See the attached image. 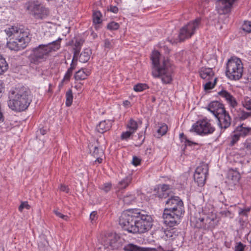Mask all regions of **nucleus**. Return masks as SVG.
<instances>
[{"instance_id": "nucleus-1", "label": "nucleus", "mask_w": 251, "mask_h": 251, "mask_svg": "<svg viewBox=\"0 0 251 251\" xmlns=\"http://www.w3.org/2000/svg\"><path fill=\"white\" fill-rule=\"evenodd\" d=\"M153 220L149 212L141 209H129L121 215L119 223L128 232L144 233L150 230Z\"/></svg>"}, {"instance_id": "nucleus-2", "label": "nucleus", "mask_w": 251, "mask_h": 251, "mask_svg": "<svg viewBox=\"0 0 251 251\" xmlns=\"http://www.w3.org/2000/svg\"><path fill=\"white\" fill-rule=\"evenodd\" d=\"M8 99V107L16 112L25 111L32 101L30 91L24 87L10 91Z\"/></svg>"}, {"instance_id": "nucleus-3", "label": "nucleus", "mask_w": 251, "mask_h": 251, "mask_svg": "<svg viewBox=\"0 0 251 251\" xmlns=\"http://www.w3.org/2000/svg\"><path fill=\"white\" fill-rule=\"evenodd\" d=\"M160 53L157 50L152 53L151 60L153 65L152 75L154 77H161L164 83H170L172 80L173 68L167 59L163 58L160 62Z\"/></svg>"}, {"instance_id": "nucleus-4", "label": "nucleus", "mask_w": 251, "mask_h": 251, "mask_svg": "<svg viewBox=\"0 0 251 251\" xmlns=\"http://www.w3.org/2000/svg\"><path fill=\"white\" fill-rule=\"evenodd\" d=\"M61 38L46 44H40L32 49L28 56L30 62L35 65H39L46 62L52 51H56L60 48Z\"/></svg>"}, {"instance_id": "nucleus-5", "label": "nucleus", "mask_w": 251, "mask_h": 251, "mask_svg": "<svg viewBox=\"0 0 251 251\" xmlns=\"http://www.w3.org/2000/svg\"><path fill=\"white\" fill-rule=\"evenodd\" d=\"M6 35L10 38L7 45L9 49L18 51L25 49L30 41L27 33L23 29L11 26L5 30Z\"/></svg>"}, {"instance_id": "nucleus-6", "label": "nucleus", "mask_w": 251, "mask_h": 251, "mask_svg": "<svg viewBox=\"0 0 251 251\" xmlns=\"http://www.w3.org/2000/svg\"><path fill=\"white\" fill-rule=\"evenodd\" d=\"M243 70L241 60L236 57H232L226 63V74L229 79L238 80L243 75Z\"/></svg>"}, {"instance_id": "nucleus-7", "label": "nucleus", "mask_w": 251, "mask_h": 251, "mask_svg": "<svg viewBox=\"0 0 251 251\" xmlns=\"http://www.w3.org/2000/svg\"><path fill=\"white\" fill-rule=\"evenodd\" d=\"M26 9L36 20H43L49 14V10L38 1H29L25 4Z\"/></svg>"}, {"instance_id": "nucleus-8", "label": "nucleus", "mask_w": 251, "mask_h": 251, "mask_svg": "<svg viewBox=\"0 0 251 251\" xmlns=\"http://www.w3.org/2000/svg\"><path fill=\"white\" fill-rule=\"evenodd\" d=\"M191 222L196 228L207 229L214 228L217 225L218 221L213 216L209 217L206 215H200L199 217L196 216L191 219Z\"/></svg>"}, {"instance_id": "nucleus-9", "label": "nucleus", "mask_w": 251, "mask_h": 251, "mask_svg": "<svg viewBox=\"0 0 251 251\" xmlns=\"http://www.w3.org/2000/svg\"><path fill=\"white\" fill-rule=\"evenodd\" d=\"M166 207L164 209L166 212H171L183 215L184 207L182 201L177 196H171L165 202Z\"/></svg>"}, {"instance_id": "nucleus-10", "label": "nucleus", "mask_w": 251, "mask_h": 251, "mask_svg": "<svg viewBox=\"0 0 251 251\" xmlns=\"http://www.w3.org/2000/svg\"><path fill=\"white\" fill-rule=\"evenodd\" d=\"M201 22V18H198L182 27L179 34L180 41H183L190 38L195 33V30L199 28Z\"/></svg>"}, {"instance_id": "nucleus-11", "label": "nucleus", "mask_w": 251, "mask_h": 251, "mask_svg": "<svg viewBox=\"0 0 251 251\" xmlns=\"http://www.w3.org/2000/svg\"><path fill=\"white\" fill-rule=\"evenodd\" d=\"M192 129L198 134L205 135L212 133L215 128L211 126L207 119L199 120L192 126Z\"/></svg>"}, {"instance_id": "nucleus-12", "label": "nucleus", "mask_w": 251, "mask_h": 251, "mask_svg": "<svg viewBox=\"0 0 251 251\" xmlns=\"http://www.w3.org/2000/svg\"><path fill=\"white\" fill-rule=\"evenodd\" d=\"M102 244L104 249L111 250L118 249L121 246L120 238L113 233L105 235L102 239Z\"/></svg>"}, {"instance_id": "nucleus-13", "label": "nucleus", "mask_w": 251, "mask_h": 251, "mask_svg": "<svg viewBox=\"0 0 251 251\" xmlns=\"http://www.w3.org/2000/svg\"><path fill=\"white\" fill-rule=\"evenodd\" d=\"M208 173V167L207 164H202L197 168L194 175V178L199 186L204 185Z\"/></svg>"}, {"instance_id": "nucleus-14", "label": "nucleus", "mask_w": 251, "mask_h": 251, "mask_svg": "<svg viewBox=\"0 0 251 251\" xmlns=\"http://www.w3.org/2000/svg\"><path fill=\"white\" fill-rule=\"evenodd\" d=\"M177 213H172L171 212H166L164 210L162 217L164 220V223L170 227H172L177 225L179 222L180 218L183 215H176Z\"/></svg>"}, {"instance_id": "nucleus-15", "label": "nucleus", "mask_w": 251, "mask_h": 251, "mask_svg": "<svg viewBox=\"0 0 251 251\" xmlns=\"http://www.w3.org/2000/svg\"><path fill=\"white\" fill-rule=\"evenodd\" d=\"M218 94L220 97L226 100L230 108L236 109L238 105V102L236 99L230 93L226 90H222Z\"/></svg>"}, {"instance_id": "nucleus-16", "label": "nucleus", "mask_w": 251, "mask_h": 251, "mask_svg": "<svg viewBox=\"0 0 251 251\" xmlns=\"http://www.w3.org/2000/svg\"><path fill=\"white\" fill-rule=\"evenodd\" d=\"M207 109L211 113H212L214 116L216 118L222 113L225 112L226 109L224 107L223 104L220 103L218 101H213L210 102Z\"/></svg>"}, {"instance_id": "nucleus-17", "label": "nucleus", "mask_w": 251, "mask_h": 251, "mask_svg": "<svg viewBox=\"0 0 251 251\" xmlns=\"http://www.w3.org/2000/svg\"><path fill=\"white\" fill-rule=\"evenodd\" d=\"M218 121V126L221 128V132L222 130L228 128L231 125V118L228 112L225 111V112L222 113L221 115L216 117Z\"/></svg>"}, {"instance_id": "nucleus-18", "label": "nucleus", "mask_w": 251, "mask_h": 251, "mask_svg": "<svg viewBox=\"0 0 251 251\" xmlns=\"http://www.w3.org/2000/svg\"><path fill=\"white\" fill-rule=\"evenodd\" d=\"M251 210L250 207H246L244 208H240L239 213V223L242 228L246 227L248 221V214Z\"/></svg>"}, {"instance_id": "nucleus-19", "label": "nucleus", "mask_w": 251, "mask_h": 251, "mask_svg": "<svg viewBox=\"0 0 251 251\" xmlns=\"http://www.w3.org/2000/svg\"><path fill=\"white\" fill-rule=\"evenodd\" d=\"M125 251H157L155 248H142L133 244H128L123 248Z\"/></svg>"}, {"instance_id": "nucleus-20", "label": "nucleus", "mask_w": 251, "mask_h": 251, "mask_svg": "<svg viewBox=\"0 0 251 251\" xmlns=\"http://www.w3.org/2000/svg\"><path fill=\"white\" fill-rule=\"evenodd\" d=\"M236 0H220L218 2L219 8L223 13L230 11L231 7Z\"/></svg>"}, {"instance_id": "nucleus-21", "label": "nucleus", "mask_w": 251, "mask_h": 251, "mask_svg": "<svg viewBox=\"0 0 251 251\" xmlns=\"http://www.w3.org/2000/svg\"><path fill=\"white\" fill-rule=\"evenodd\" d=\"M111 124L112 123L110 120L102 121L97 126V130L100 133H103L109 130L111 127Z\"/></svg>"}, {"instance_id": "nucleus-22", "label": "nucleus", "mask_w": 251, "mask_h": 251, "mask_svg": "<svg viewBox=\"0 0 251 251\" xmlns=\"http://www.w3.org/2000/svg\"><path fill=\"white\" fill-rule=\"evenodd\" d=\"M200 75L203 79H213L214 73L211 68H202L200 71Z\"/></svg>"}, {"instance_id": "nucleus-23", "label": "nucleus", "mask_w": 251, "mask_h": 251, "mask_svg": "<svg viewBox=\"0 0 251 251\" xmlns=\"http://www.w3.org/2000/svg\"><path fill=\"white\" fill-rule=\"evenodd\" d=\"M90 75V72L87 69H82L76 72L75 75V80H84Z\"/></svg>"}, {"instance_id": "nucleus-24", "label": "nucleus", "mask_w": 251, "mask_h": 251, "mask_svg": "<svg viewBox=\"0 0 251 251\" xmlns=\"http://www.w3.org/2000/svg\"><path fill=\"white\" fill-rule=\"evenodd\" d=\"M236 129L242 137L251 135V127L244 126L243 125L238 126Z\"/></svg>"}, {"instance_id": "nucleus-25", "label": "nucleus", "mask_w": 251, "mask_h": 251, "mask_svg": "<svg viewBox=\"0 0 251 251\" xmlns=\"http://www.w3.org/2000/svg\"><path fill=\"white\" fill-rule=\"evenodd\" d=\"M132 177L128 176L120 181L117 184V187L119 190L126 189L131 183Z\"/></svg>"}, {"instance_id": "nucleus-26", "label": "nucleus", "mask_w": 251, "mask_h": 251, "mask_svg": "<svg viewBox=\"0 0 251 251\" xmlns=\"http://www.w3.org/2000/svg\"><path fill=\"white\" fill-rule=\"evenodd\" d=\"M91 51L89 49H85L79 55V60L82 63L87 62L90 57Z\"/></svg>"}, {"instance_id": "nucleus-27", "label": "nucleus", "mask_w": 251, "mask_h": 251, "mask_svg": "<svg viewBox=\"0 0 251 251\" xmlns=\"http://www.w3.org/2000/svg\"><path fill=\"white\" fill-rule=\"evenodd\" d=\"M88 146L90 151H92V155L94 157L103 155V151L102 149H100L97 146L91 144H90Z\"/></svg>"}, {"instance_id": "nucleus-28", "label": "nucleus", "mask_w": 251, "mask_h": 251, "mask_svg": "<svg viewBox=\"0 0 251 251\" xmlns=\"http://www.w3.org/2000/svg\"><path fill=\"white\" fill-rule=\"evenodd\" d=\"M8 68L5 59L0 54V75L3 74Z\"/></svg>"}, {"instance_id": "nucleus-29", "label": "nucleus", "mask_w": 251, "mask_h": 251, "mask_svg": "<svg viewBox=\"0 0 251 251\" xmlns=\"http://www.w3.org/2000/svg\"><path fill=\"white\" fill-rule=\"evenodd\" d=\"M237 116L241 120H245L251 117V112L245 111L241 108H239V110L237 111Z\"/></svg>"}, {"instance_id": "nucleus-30", "label": "nucleus", "mask_w": 251, "mask_h": 251, "mask_svg": "<svg viewBox=\"0 0 251 251\" xmlns=\"http://www.w3.org/2000/svg\"><path fill=\"white\" fill-rule=\"evenodd\" d=\"M126 127L129 130L134 133L138 128V124L134 120L130 119L127 124Z\"/></svg>"}, {"instance_id": "nucleus-31", "label": "nucleus", "mask_w": 251, "mask_h": 251, "mask_svg": "<svg viewBox=\"0 0 251 251\" xmlns=\"http://www.w3.org/2000/svg\"><path fill=\"white\" fill-rule=\"evenodd\" d=\"M241 151H245L247 155H251V139L246 140Z\"/></svg>"}, {"instance_id": "nucleus-32", "label": "nucleus", "mask_w": 251, "mask_h": 251, "mask_svg": "<svg viewBox=\"0 0 251 251\" xmlns=\"http://www.w3.org/2000/svg\"><path fill=\"white\" fill-rule=\"evenodd\" d=\"M136 200V197L134 195H128L126 196H125L123 198V202L125 204L129 205L131 204H133Z\"/></svg>"}, {"instance_id": "nucleus-33", "label": "nucleus", "mask_w": 251, "mask_h": 251, "mask_svg": "<svg viewBox=\"0 0 251 251\" xmlns=\"http://www.w3.org/2000/svg\"><path fill=\"white\" fill-rule=\"evenodd\" d=\"M73 100V92L71 89H69L66 93V105L67 106H70L72 105Z\"/></svg>"}, {"instance_id": "nucleus-34", "label": "nucleus", "mask_w": 251, "mask_h": 251, "mask_svg": "<svg viewBox=\"0 0 251 251\" xmlns=\"http://www.w3.org/2000/svg\"><path fill=\"white\" fill-rule=\"evenodd\" d=\"M228 177L233 181L234 184H236L239 182L240 175L237 172L232 171L229 173Z\"/></svg>"}, {"instance_id": "nucleus-35", "label": "nucleus", "mask_w": 251, "mask_h": 251, "mask_svg": "<svg viewBox=\"0 0 251 251\" xmlns=\"http://www.w3.org/2000/svg\"><path fill=\"white\" fill-rule=\"evenodd\" d=\"M242 104L243 106L247 110L251 111V98L248 97L244 98L243 100L242 101Z\"/></svg>"}, {"instance_id": "nucleus-36", "label": "nucleus", "mask_w": 251, "mask_h": 251, "mask_svg": "<svg viewBox=\"0 0 251 251\" xmlns=\"http://www.w3.org/2000/svg\"><path fill=\"white\" fill-rule=\"evenodd\" d=\"M101 14L99 11H95L93 14V23L95 24H99L101 23Z\"/></svg>"}, {"instance_id": "nucleus-37", "label": "nucleus", "mask_w": 251, "mask_h": 251, "mask_svg": "<svg viewBox=\"0 0 251 251\" xmlns=\"http://www.w3.org/2000/svg\"><path fill=\"white\" fill-rule=\"evenodd\" d=\"M158 127L159 128L157 131L159 135L163 136L167 133L168 130V126L166 124L164 123L160 124Z\"/></svg>"}, {"instance_id": "nucleus-38", "label": "nucleus", "mask_w": 251, "mask_h": 251, "mask_svg": "<svg viewBox=\"0 0 251 251\" xmlns=\"http://www.w3.org/2000/svg\"><path fill=\"white\" fill-rule=\"evenodd\" d=\"M83 42V40L82 39L76 40L75 41L74 44V47L73 48L74 52L79 53Z\"/></svg>"}, {"instance_id": "nucleus-39", "label": "nucleus", "mask_w": 251, "mask_h": 251, "mask_svg": "<svg viewBox=\"0 0 251 251\" xmlns=\"http://www.w3.org/2000/svg\"><path fill=\"white\" fill-rule=\"evenodd\" d=\"M148 88L147 84L145 83H138L134 86L133 90L136 92H141Z\"/></svg>"}, {"instance_id": "nucleus-40", "label": "nucleus", "mask_w": 251, "mask_h": 251, "mask_svg": "<svg viewBox=\"0 0 251 251\" xmlns=\"http://www.w3.org/2000/svg\"><path fill=\"white\" fill-rule=\"evenodd\" d=\"M241 137V135L238 134V132H237V130L236 129L231 136V140L230 145L233 146L239 140Z\"/></svg>"}, {"instance_id": "nucleus-41", "label": "nucleus", "mask_w": 251, "mask_h": 251, "mask_svg": "<svg viewBox=\"0 0 251 251\" xmlns=\"http://www.w3.org/2000/svg\"><path fill=\"white\" fill-rule=\"evenodd\" d=\"M242 29L246 32H251V22L245 21L242 25Z\"/></svg>"}, {"instance_id": "nucleus-42", "label": "nucleus", "mask_w": 251, "mask_h": 251, "mask_svg": "<svg viewBox=\"0 0 251 251\" xmlns=\"http://www.w3.org/2000/svg\"><path fill=\"white\" fill-rule=\"evenodd\" d=\"M216 80L217 78H215L214 79V82H212L210 81H209L207 82L204 85V88L205 90H210L214 88L215 86L216 83Z\"/></svg>"}, {"instance_id": "nucleus-43", "label": "nucleus", "mask_w": 251, "mask_h": 251, "mask_svg": "<svg viewBox=\"0 0 251 251\" xmlns=\"http://www.w3.org/2000/svg\"><path fill=\"white\" fill-rule=\"evenodd\" d=\"M179 137L180 139L182 140L183 141V140H185L184 143L186 146H191L192 145H196L197 144L196 143L191 142L188 140L186 138V137L184 135V134L183 133H181L179 134Z\"/></svg>"}, {"instance_id": "nucleus-44", "label": "nucleus", "mask_w": 251, "mask_h": 251, "mask_svg": "<svg viewBox=\"0 0 251 251\" xmlns=\"http://www.w3.org/2000/svg\"><path fill=\"white\" fill-rule=\"evenodd\" d=\"M119 24L115 22H111L109 23L107 25V29L110 30H117L119 28Z\"/></svg>"}, {"instance_id": "nucleus-45", "label": "nucleus", "mask_w": 251, "mask_h": 251, "mask_svg": "<svg viewBox=\"0 0 251 251\" xmlns=\"http://www.w3.org/2000/svg\"><path fill=\"white\" fill-rule=\"evenodd\" d=\"M133 134V133H132L130 130L123 132L121 134V138L123 140H127Z\"/></svg>"}, {"instance_id": "nucleus-46", "label": "nucleus", "mask_w": 251, "mask_h": 251, "mask_svg": "<svg viewBox=\"0 0 251 251\" xmlns=\"http://www.w3.org/2000/svg\"><path fill=\"white\" fill-rule=\"evenodd\" d=\"M111 186L112 184L111 183L107 182L102 185L100 187V188L104 192H108L111 190Z\"/></svg>"}, {"instance_id": "nucleus-47", "label": "nucleus", "mask_w": 251, "mask_h": 251, "mask_svg": "<svg viewBox=\"0 0 251 251\" xmlns=\"http://www.w3.org/2000/svg\"><path fill=\"white\" fill-rule=\"evenodd\" d=\"M113 40H109L108 39L104 41V47L105 48L110 49L113 47Z\"/></svg>"}, {"instance_id": "nucleus-48", "label": "nucleus", "mask_w": 251, "mask_h": 251, "mask_svg": "<svg viewBox=\"0 0 251 251\" xmlns=\"http://www.w3.org/2000/svg\"><path fill=\"white\" fill-rule=\"evenodd\" d=\"M246 246L241 242H239L235 246L234 251H244Z\"/></svg>"}, {"instance_id": "nucleus-49", "label": "nucleus", "mask_w": 251, "mask_h": 251, "mask_svg": "<svg viewBox=\"0 0 251 251\" xmlns=\"http://www.w3.org/2000/svg\"><path fill=\"white\" fill-rule=\"evenodd\" d=\"M169 194L168 192H161V190H158L157 195L160 199H166L169 197Z\"/></svg>"}, {"instance_id": "nucleus-50", "label": "nucleus", "mask_w": 251, "mask_h": 251, "mask_svg": "<svg viewBox=\"0 0 251 251\" xmlns=\"http://www.w3.org/2000/svg\"><path fill=\"white\" fill-rule=\"evenodd\" d=\"M24 208L29 209L30 208L29 205L27 201L22 202L20 205L19 206V210L22 212Z\"/></svg>"}, {"instance_id": "nucleus-51", "label": "nucleus", "mask_w": 251, "mask_h": 251, "mask_svg": "<svg viewBox=\"0 0 251 251\" xmlns=\"http://www.w3.org/2000/svg\"><path fill=\"white\" fill-rule=\"evenodd\" d=\"M54 213L58 217L62 218V219L67 221L68 220V216L67 215H65L61 213L60 212H59L57 210H54Z\"/></svg>"}, {"instance_id": "nucleus-52", "label": "nucleus", "mask_w": 251, "mask_h": 251, "mask_svg": "<svg viewBox=\"0 0 251 251\" xmlns=\"http://www.w3.org/2000/svg\"><path fill=\"white\" fill-rule=\"evenodd\" d=\"M72 74H73V71L68 69L64 75L63 80H67V81L69 80L71 76L72 75Z\"/></svg>"}, {"instance_id": "nucleus-53", "label": "nucleus", "mask_w": 251, "mask_h": 251, "mask_svg": "<svg viewBox=\"0 0 251 251\" xmlns=\"http://www.w3.org/2000/svg\"><path fill=\"white\" fill-rule=\"evenodd\" d=\"M158 190H161V192H170V186L167 184H163L160 186L158 188Z\"/></svg>"}, {"instance_id": "nucleus-54", "label": "nucleus", "mask_w": 251, "mask_h": 251, "mask_svg": "<svg viewBox=\"0 0 251 251\" xmlns=\"http://www.w3.org/2000/svg\"><path fill=\"white\" fill-rule=\"evenodd\" d=\"M98 215H97V211H93L91 212L90 215V219L91 221L92 222L93 221H95L97 219Z\"/></svg>"}, {"instance_id": "nucleus-55", "label": "nucleus", "mask_w": 251, "mask_h": 251, "mask_svg": "<svg viewBox=\"0 0 251 251\" xmlns=\"http://www.w3.org/2000/svg\"><path fill=\"white\" fill-rule=\"evenodd\" d=\"M132 162L134 166H137L140 164L141 159L137 156H133Z\"/></svg>"}, {"instance_id": "nucleus-56", "label": "nucleus", "mask_w": 251, "mask_h": 251, "mask_svg": "<svg viewBox=\"0 0 251 251\" xmlns=\"http://www.w3.org/2000/svg\"><path fill=\"white\" fill-rule=\"evenodd\" d=\"M79 53L74 52L73 57L71 63L77 64V61L79 57Z\"/></svg>"}, {"instance_id": "nucleus-57", "label": "nucleus", "mask_w": 251, "mask_h": 251, "mask_svg": "<svg viewBox=\"0 0 251 251\" xmlns=\"http://www.w3.org/2000/svg\"><path fill=\"white\" fill-rule=\"evenodd\" d=\"M60 190L61 191H62V192L67 193L69 191V189L68 188L67 186H66L65 185L61 184L60 187Z\"/></svg>"}, {"instance_id": "nucleus-58", "label": "nucleus", "mask_w": 251, "mask_h": 251, "mask_svg": "<svg viewBox=\"0 0 251 251\" xmlns=\"http://www.w3.org/2000/svg\"><path fill=\"white\" fill-rule=\"evenodd\" d=\"M108 10L114 13H117L118 12V8L115 6H110V8Z\"/></svg>"}, {"instance_id": "nucleus-59", "label": "nucleus", "mask_w": 251, "mask_h": 251, "mask_svg": "<svg viewBox=\"0 0 251 251\" xmlns=\"http://www.w3.org/2000/svg\"><path fill=\"white\" fill-rule=\"evenodd\" d=\"M76 65H77L76 63H71V64L70 65V67L69 69L73 71V70L75 68Z\"/></svg>"}, {"instance_id": "nucleus-60", "label": "nucleus", "mask_w": 251, "mask_h": 251, "mask_svg": "<svg viewBox=\"0 0 251 251\" xmlns=\"http://www.w3.org/2000/svg\"><path fill=\"white\" fill-rule=\"evenodd\" d=\"M123 105L126 107H129L130 106V102L128 100H125L123 102Z\"/></svg>"}, {"instance_id": "nucleus-61", "label": "nucleus", "mask_w": 251, "mask_h": 251, "mask_svg": "<svg viewBox=\"0 0 251 251\" xmlns=\"http://www.w3.org/2000/svg\"><path fill=\"white\" fill-rule=\"evenodd\" d=\"M100 156H98L97 157H95L96 158V162H98L99 163H101L102 159Z\"/></svg>"}, {"instance_id": "nucleus-62", "label": "nucleus", "mask_w": 251, "mask_h": 251, "mask_svg": "<svg viewBox=\"0 0 251 251\" xmlns=\"http://www.w3.org/2000/svg\"><path fill=\"white\" fill-rule=\"evenodd\" d=\"M247 239L249 241L251 244V233H249L247 236Z\"/></svg>"}, {"instance_id": "nucleus-63", "label": "nucleus", "mask_w": 251, "mask_h": 251, "mask_svg": "<svg viewBox=\"0 0 251 251\" xmlns=\"http://www.w3.org/2000/svg\"><path fill=\"white\" fill-rule=\"evenodd\" d=\"M40 132L41 134L42 135H44L46 133V131L44 129H40Z\"/></svg>"}, {"instance_id": "nucleus-64", "label": "nucleus", "mask_w": 251, "mask_h": 251, "mask_svg": "<svg viewBox=\"0 0 251 251\" xmlns=\"http://www.w3.org/2000/svg\"><path fill=\"white\" fill-rule=\"evenodd\" d=\"M138 135H139V138H140V139H142V137L143 136V133L141 132V133H139Z\"/></svg>"}]
</instances>
